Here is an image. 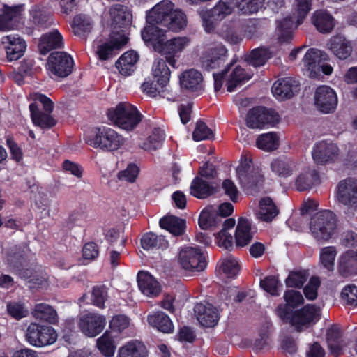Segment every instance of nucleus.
Instances as JSON below:
<instances>
[{
  "label": "nucleus",
  "mask_w": 357,
  "mask_h": 357,
  "mask_svg": "<svg viewBox=\"0 0 357 357\" xmlns=\"http://www.w3.org/2000/svg\"><path fill=\"white\" fill-rule=\"evenodd\" d=\"M147 24H159L174 32L180 31L187 25L185 14L176 9L169 0H163L153 6L146 15Z\"/></svg>",
  "instance_id": "f257e3e1"
},
{
  "label": "nucleus",
  "mask_w": 357,
  "mask_h": 357,
  "mask_svg": "<svg viewBox=\"0 0 357 357\" xmlns=\"http://www.w3.org/2000/svg\"><path fill=\"white\" fill-rule=\"evenodd\" d=\"M337 227V218L331 211L326 210L314 214L310 222V234L320 243L332 238Z\"/></svg>",
  "instance_id": "f03ea898"
},
{
  "label": "nucleus",
  "mask_w": 357,
  "mask_h": 357,
  "mask_svg": "<svg viewBox=\"0 0 357 357\" xmlns=\"http://www.w3.org/2000/svg\"><path fill=\"white\" fill-rule=\"evenodd\" d=\"M109 119L126 130H132L141 122L142 115L132 105L120 102L114 109L108 111Z\"/></svg>",
  "instance_id": "7ed1b4c3"
},
{
  "label": "nucleus",
  "mask_w": 357,
  "mask_h": 357,
  "mask_svg": "<svg viewBox=\"0 0 357 357\" xmlns=\"http://www.w3.org/2000/svg\"><path fill=\"white\" fill-rule=\"evenodd\" d=\"M87 142L93 148L112 151L119 149L124 144L125 139L114 129L102 126L93 129Z\"/></svg>",
  "instance_id": "20e7f679"
},
{
  "label": "nucleus",
  "mask_w": 357,
  "mask_h": 357,
  "mask_svg": "<svg viewBox=\"0 0 357 357\" xmlns=\"http://www.w3.org/2000/svg\"><path fill=\"white\" fill-rule=\"evenodd\" d=\"M337 197L349 218L357 216V179L348 178L337 185Z\"/></svg>",
  "instance_id": "39448f33"
},
{
  "label": "nucleus",
  "mask_w": 357,
  "mask_h": 357,
  "mask_svg": "<svg viewBox=\"0 0 357 357\" xmlns=\"http://www.w3.org/2000/svg\"><path fill=\"white\" fill-rule=\"evenodd\" d=\"M280 116L275 110L264 107L250 109L246 116V126L251 129H262L266 126H274L280 121Z\"/></svg>",
  "instance_id": "423d86ee"
},
{
  "label": "nucleus",
  "mask_w": 357,
  "mask_h": 357,
  "mask_svg": "<svg viewBox=\"0 0 357 357\" xmlns=\"http://www.w3.org/2000/svg\"><path fill=\"white\" fill-rule=\"evenodd\" d=\"M189 39L186 37L174 38L163 43L156 44L155 51L164 56L170 66L177 68L180 54L189 44Z\"/></svg>",
  "instance_id": "0eeeda50"
},
{
  "label": "nucleus",
  "mask_w": 357,
  "mask_h": 357,
  "mask_svg": "<svg viewBox=\"0 0 357 357\" xmlns=\"http://www.w3.org/2000/svg\"><path fill=\"white\" fill-rule=\"evenodd\" d=\"M250 161L245 159L236 169V173L243 188L248 194L257 192L263 183L259 172L250 166Z\"/></svg>",
  "instance_id": "6e6552de"
},
{
  "label": "nucleus",
  "mask_w": 357,
  "mask_h": 357,
  "mask_svg": "<svg viewBox=\"0 0 357 357\" xmlns=\"http://www.w3.org/2000/svg\"><path fill=\"white\" fill-rule=\"evenodd\" d=\"M57 338L55 331L50 326L31 323L26 329V339L34 347H44L53 344Z\"/></svg>",
  "instance_id": "1a4fd4ad"
},
{
  "label": "nucleus",
  "mask_w": 357,
  "mask_h": 357,
  "mask_svg": "<svg viewBox=\"0 0 357 357\" xmlns=\"http://www.w3.org/2000/svg\"><path fill=\"white\" fill-rule=\"evenodd\" d=\"M320 316L319 307L307 304L293 312L291 325L296 331L301 332L315 324L320 319Z\"/></svg>",
  "instance_id": "9d476101"
},
{
  "label": "nucleus",
  "mask_w": 357,
  "mask_h": 357,
  "mask_svg": "<svg viewBox=\"0 0 357 357\" xmlns=\"http://www.w3.org/2000/svg\"><path fill=\"white\" fill-rule=\"evenodd\" d=\"M178 261L183 269L189 271L199 272L206 266L205 257L197 248H183L178 252Z\"/></svg>",
  "instance_id": "9b49d317"
},
{
  "label": "nucleus",
  "mask_w": 357,
  "mask_h": 357,
  "mask_svg": "<svg viewBox=\"0 0 357 357\" xmlns=\"http://www.w3.org/2000/svg\"><path fill=\"white\" fill-rule=\"evenodd\" d=\"M106 323V318L98 313L83 314L77 321L81 332L89 337H94L100 334L104 330Z\"/></svg>",
  "instance_id": "f8f14e48"
},
{
  "label": "nucleus",
  "mask_w": 357,
  "mask_h": 357,
  "mask_svg": "<svg viewBox=\"0 0 357 357\" xmlns=\"http://www.w3.org/2000/svg\"><path fill=\"white\" fill-rule=\"evenodd\" d=\"M315 107L324 114L333 112L337 105V97L335 91L328 86L317 88L314 94Z\"/></svg>",
  "instance_id": "ddd939ff"
},
{
  "label": "nucleus",
  "mask_w": 357,
  "mask_h": 357,
  "mask_svg": "<svg viewBox=\"0 0 357 357\" xmlns=\"http://www.w3.org/2000/svg\"><path fill=\"white\" fill-rule=\"evenodd\" d=\"M73 65V58L63 52H52L48 57V69L59 77L68 76L72 73Z\"/></svg>",
  "instance_id": "4468645a"
},
{
  "label": "nucleus",
  "mask_w": 357,
  "mask_h": 357,
  "mask_svg": "<svg viewBox=\"0 0 357 357\" xmlns=\"http://www.w3.org/2000/svg\"><path fill=\"white\" fill-rule=\"evenodd\" d=\"M128 42V38L118 31L116 34L113 31V35L109 41L105 42L98 47L96 53L100 60H107L116 54L119 50Z\"/></svg>",
  "instance_id": "2eb2a0df"
},
{
  "label": "nucleus",
  "mask_w": 357,
  "mask_h": 357,
  "mask_svg": "<svg viewBox=\"0 0 357 357\" xmlns=\"http://www.w3.org/2000/svg\"><path fill=\"white\" fill-rule=\"evenodd\" d=\"M22 12V6L3 5L0 13V31H8L17 28Z\"/></svg>",
  "instance_id": "dca6fc26"
},
{
  "label": "nucleus",
  "mask_w": 357,
  "mask_h": 357,
  "mask_svg": "<svg viewBox=\"0 0 357 357\" xmlns=\"http://www.w3.org/2000/svg\"><path fill=\"white\" fill-rule=\"evenodd\" d=\"M328 59V54L318 49L310 48L306 52L303 63L310 72V77L316 78L320 75L321 65Z\"/></svg>",
  "instance_id": "f3484780"
},
{
  "label": "nucleus",
  "mask_w": 357,
  "mask_h": 357,
  "mask_svg": "<svg viewBox=\"0 0 357 357\" xmlns=\"http://www.w3.org/2000/svg\"><path fill=\"white\" fill-rule=\"evenodd\" d=\"M227 50L223 45H217L206 51L201 57L202 66L207 70L218 68L227 56Z\"/></svg>",
  "instance_id": "a211bd4d"
},
{
  "label": "nucleus",
  "mask_w": 357,
  "mask_h": 357,
  "mask_svg": "<svg viewBox=\"0 0 357 357\" xmlns=\"http://www.w3.org/2000/svg\"><path fill=\"white\" fill-rule=\"evenodd\" d=\"M195 313L199 324L204 327H213L219 320L218 310L211 304L197 303L195 308Z\"/></svg>",
  "instance_id": "6ab92c4d"
},
{
  "label": "nucleus",
  "mask_w": 357,
  "mask_h": 357,
  "mask_svg": "<svg viewBox=\"0 0 357 357\" xmlns=\"http://www.w3.org/2000/svg\"><path fill=\"white\" fill-rule=\"evenodd\" d=\"M312 154L317 164L324 165L335 160L338 155V148L335 144L320 142L315 145Z\"/></svg>",
  "instance_id": "aec40b11"
},
{
  "label": "nucleus",
  "mask_w": 357,
  "mask_h": 357,
  "mask_svg": "<svg viewBox=\"0 0 357 357\" xmlns=\"http://www.w3.org/2000/svg\"><path fill=\"white\" fill-rule=\"evenodd\" d=\"M5 46L6 55L9 61H16L22 57L26 49L25 41L15 36L9 35L2 38Z\"/></svg>",
  "instance_id": "412c9836"
},
{
  "label": "nucleus",
  "mask_w": 357,
  "mask_h": 357,
  "mask_svg": "<svg viewBox=\"0 0 357 357\" xmlns=\"http://www.w3.org/2000/svg\"><path fill=\"white\" fill-rule=\"evenodd\" d=\"M113 29H124L130 25L132 14L128 8L121 4H115L109 8Z\"/></svg>",
  "instance_id": "4be33fe9"
},
{
  "label": "nucleus",
  "mask_w": 357,
  "mask_h": 357,
  "mask_svg": "<svg viewBox=\"0 0 357 357\" xmlns=\"http://www.w3.org/2000/svg\"><path fill=\"white\" fill-rule=\"evenodd\" d=\"M319 183L318 172L309 167L300 172L295 178V188L299 192L309 190Z\"/></svg>",
  "instance_id": "5701e85b"
},
{
  "label": "nucleus",
  "mask_w": 357,
  "mask_h": 357,
  "mask_svg": "<svg viewBox=\"0 0 357 357\" xmlns=\"http://www.w3.org/2000/svg\"><path fill=\"white\" fill-rule=\"evenodd\" d=\"M338 271L344 277L357 275V250H349L340 257Z\"/></svg>",
  "instance_id": "b1692460"
},
{
  "label": "nucleus",
  "mask_w": 357,
  "mask_h": 357,
  "mask_svg": "<svg viewBox=\"0 0 357 357\" xmlns=\"http://www.w3.org/2000/svg\"><path fill=\"white\" fill-rule=\"evenodd\" d=\"M327 45L335 56L342 60L347 59L353 51L351 42L342 36L332 37Z\"/></svg>",
  "instance_id": "393cba45"
},
{
  "label": "nucleus",
  "mask_w": 357,
  "mask_h": 357,
  "mask_svg": "<svg viewBox=\"0 0 357 357\" xmlns=\"http://www.w3.org/2000/svg\"><path fill=\"white\" fill-rule=\"evenodd\" d=\"M63 46V37L56 29L43 34L38 42V47L39 52L45 55L50 51L61 48Z\"/></svg>",
  "instance_id": "a878e982"
},
{
  "label": "nucleus",
  "mask_w": 357,
  "mask_h": 357,
  "mask_svg": "<svg viewBox=\"0 0 357 357\" xmlns=\"http://www.w3.org/2000/svg\"><path fill=\"white\" fill-rule=\"evenodd\" d=\"M179 79L182 89L190 91H199L203 89V77L198 70L195 69L185 70Z\"/></svg>",
  "instance_id": "bb28decb"
},
{
  "label": "nucleus",
  "mask_w": 357,
  "mask_h": 357,
  "mask_svg": "<svg viewBox=\"0 0 357 357\" xmlns=\"http://www.w3.org/2000/svg\"><path fill=\"white\" fill-rule=\"evenodd\" d=\"M168 29L159 24H147L142 31V37L145 43H149L155 50L158 43L165 41V33Z\"/></svg>",
  "instance_id": "cd10ccee"
},
{
  "label": "nucleus",
  "mask_w": 357,
  "mask_h": 357,
  "mask_svg": "<svg viewBox=\"0 0 357 357\" xmlns=\"http://www.w3.org/2000/svg\"><path fill=\"white\" fill-rule=\"evenodd\" d=\"M255 231L251 222L245 218H240L236 229L235 239L237 247H245L252 241Z\"/></svg>",
  "instance_id": "c85d7f7f"
},
{
  "label": "nucleus",
  "mask_w": 357,
  "mask_h": 357,
  "mask_svg": "<svg viewBox=\"0 0 357 357\" xmlns=\"http://www.w3.org/2000/svg\"><path fill=\"white\" fill-rule=\"evenodd\" d=\"M137 282L139 289L148 296H156L160 292L158 282L147 272L139 271Z\"/></svg>",
  "instance_id": "c756f323"
},
{
  "label": "nucleus",
  "mask_w": 357,
  "mask_h": 357,
  "mask_svg": "<svg viewBox=\"0 0 357 357\" xmlns=\"http://www.w3.org/2000/svg\"><path fill=\"white\" fill-rule=\"evenodd\" d=\"M296 167V162L287 157L278 158L271 163L272 172L281 178H287L292 176Z\"/></svg>",
  "instance_id": "7c9ffc66"
},
{
  "label": "nucleus",
  "mask_w": 357,
  "mask_h": 357,
  "mask_svg": "<svg viewBox=\"0 0 357 357\" xmlns=\"http://www.w3.org/2000/svg\"><path fill=\"white\" fill-rule=\"evenodd\" d=\"M298 85L291 78H284L275 82L272 86V93L279 99L291 98Z\"/></svg>",
  "instance_id": "2f4dec72"
},
{
  "label": "nucleus",
  "mask_w": 357,
  "mask_h": 357,
  "mask_svg": "<svg viewBox=\"0 0 357 357\" xmlns=\"http://www.w3.org/2000/svg\"><path fill=\"white\" fill-rule=\"evenodd\" d=\"M31 116L34 125L42 129H50L54 126L56 121L49 113L43 112L38 109L37 102H33L29 105Z\"/></svg>",
  "instance_id": "473e14b6"
},
{
  "label": "nucleus",
  "mask_w": 357,
  "mask_h": 357,
  "mask_svg": "<svg viewBox=\"0 0 357 357\" xmlns=\"http://www.w3.org/2000/svg\"><path fill=\"white\" fill-rule=\"evenodd\" d=\"M159 225L175 236H182L185 231L186 222L184 219L174 215H167L160 220Z\"/></svg>",
  "instance_id": "72a5a7b5"
},
{
  "label": "nucleus",
  "mask_w": 357,
  "mask_h": 357,
  "mask_svg": "<svg viewBox=\"0 0 357 357\" xmlns=\"http://www.w3.org/2000/svg\"><path fill=\"white\" fill-rule=\"evenodd\" d=\"M147 355L148 350L145 344L137 340L127 342L118 352V357H146Z\"/></svg>",
  "instance_id": "f704fd0d"
},
{
  "label": "nucleus",
  "mask_w": 357,
  "mask_h": 357,
  "mask_svg": "<svg viewBox=\"0 0 357 357\" xmlns=\"http://www.w3.org/2000/svg\"><path fill=\"white\" fill-rule=\"evenodd\" d=\"M31 18L26 28L31 31L33 29H42L50 27L52 24L50 15L40 9L33 8L30 12Z\"/></svg>",
  "instance_id": "c9c22d12"
},
{
  "label": "nucleus",
  "mask_w": 357,
  "mask_h": 357,
  "mask_svg": "<svg viewBox=\"0 0 357 357\" xmlns=\"http://www.w3.org/2000/svg\"><path fill=\"white\" fill-rule=\"evenodd\" d=\"M167 61L165 59L157 58L155 59L152 66V75L156 79L158 84L164 87L169 81L170 70L167 67Z\"/></svg>",
  "instance_id": "e433bc0d"
},
{
  "label": "nucleus",
  "mask_w": 357,
  "mask_h": 357,
  "mask_svg": "<svg viewBox=\"0 0 357 357\" xmlns=\"http://www.w3.org/2000/svg\"><path fill=\"white\" fill-rule=\"evenodd\" d=\"M139 56L136 52L128 51L118 59L115 65L121 75H130L134 71Z\"/></svg>",
  "instance_id": "4c0bfd02"
},
{
  "label": "nucleus",
  "mask_w": 357,
  "mask_h": 357,
  "mask_svg": "<svg viewBox=\"0 0 357 357\" xmlns=\"http://www.w3.org/2000/svg\"><path fill=\"white\" fill-rule=\"evenodd\" d=\"M215 192V188L199 176L195 177L190 185V194L199 199L206 198Z\"/></svg>",
  "instance_id": "58836bf2"
},
{
  "label": "nucleus",
  "mask_w": 357,
  "mask_h": 357,
  "mask_svg": "<svg viewBox=\"0 0 357 357\" xmlns=\"http://www.w3.org/2000/svg\"><path fill=\"white\" fill-rule=\"evenodd\" d=\"M149 324L162 333H171L173 324L169 317L162 312H156L147 317Z\"/></svg>",
  "instance_id": "ea45409f"
},
{
  "label": "nucleus",
  "mask_w": 357,
  "mask_h": 357,
  "mask_svg": "<svg viewBox=\"0 0 357 357\" xmlns=\"http://www.w3.org/2000/svg\"><path fill=\"white\" fill-rule=\"evenodd\" d=\"M32 314L36 319L46 321L49 324H55L58 320L56 310L52 306L45 303L36 304Z\"/></svg>",
  "instance_id": "a19ab883"
},
{
  "label": "nucleus",
  "mask_w": 357,
  "mask_h": 357,
  "mask_svg": "<svg viewBox=\"0 0 357 357\" xmlns=\"http://www.w3.org/2000/svg\"><path fill=\"white\" fill-rule=\"evenodd\" d=\"M279 210L269 197H265L261 199L259 202V209L257 213V217L259 220L265 222H271L277 216Z\"/></svg>",
  "instance_id": "79ce46f5"
},
{
  "label": "nucleus",
  "mask_w": 357,
  "mask_h": 357,
  "mask_svg": "<svg viewBox=\"0 0 357 357\" xmlns=\"http://www.w3.org/2000/svg\"><path fill=\"white\" fill-rule=\"evenodd\" d=\"M221 220L217 209L212 206H208L202 211L199 218V225L202 229H208L215 227Z\"/></svg>",
  "instance_id": "37998d69"
},
{
  "label": "nucleus",
  "mask_w": 357,
  "mask_h": 357,
  "mask_svg": "<svg viewBox=\"0 0 357 357\" xmlns=\"http://www.w3.org/2000/svg\"><path fill=\"white\" fill-rule=\"evenodd\" d=\"M312 20L317 29L323 33L331 32L334 27L333 17L323 10L317 11Z\"/></svg>",
  "instance_id": "c03bdc74"
},
{
  "label": "nucleus",
  "mask_w": 357,
  "mask_h": 357,
  "mask_svg": "<svg viewBox=\"0 0 357 357\" xmlns=\"http://www.w3.org/2000/svg\"><path fill=\"white\" fill-rule=\"evenodd\" d=\"M251 75L245 72V70L240 66H236L227 76V88L229 92H232L236 87L242 82L249 80Z\"/></svg>",
  "instance_id": "a18cd8bd"
},
{
  "label": "nucleus",
  "mask_w": 357,
  "mask_h": 357,
  "mask_svg": "<svg viewBox=\"0 0 357 357\" xmlns=\"http://www.w3.org/2000/svg\"><path fill=\"white\" fill-rule=\"evenodd\" d=\"M93 27L91 20L85 15H76L72 23L73 31L75 35L86 39L85 34L90 33Z\"/></svg>",
  "instance_id": "49530a36"
},
{
  "label": "nucleus",
  "mask_w": 357,
  "mask_h": 357,
  "mask_svg": "<svg viewBox=\"0 0 357 357\" xmlns=\"http://www.w3.org/2000/svg\"><path fill=\"white\" fill-rule=\"evenodd\" d=\"M271 57L270 51L265 47H257L246 56L245 61L250 66L260 67Z\"/></svg>",
  "instance_id": "de8ad7c7"
},
{
  "label": "nucleus",
  "mask_w": 357,
  "mask_h": 357,
  "mask_svg": "<svg viewBox=\"0 0 357 357\" xmlns=\"http://www.w3.org/2000/svg\"><path fill=\"white\" fill-rule=\"evenodd\" d=\"M265 0H231L238 11L242 14L250 15L257 13L262 7Z\"/></svg>",
  "instance_id": "09e8293b"
},
{
  "label": "nucleus",
  "mask_w": 357,
  "mask_h": 357,
  "mask_svg": "<svg viewBox=\"0 0 357 357\" xmlns=\"http://www.w3.org/2000/svg\"><path fill=\"white\" fill-rule=\"evenodd\" d=\"M258 148L266 151H271L278 149L279 138L275 132H271L259 135L256 141Z\"/></svg>",
  "instance_id": "8fccbe9b"
},
{
  "label": "nucleus",
  "mask_w": 357,
  "mask_h": 357,
  "mask_svg": "<svg viewBox=\"0 0 357 357\" xmlns=\"http://www.w3.org/2000/svg\"><path fill=\"white\" fill-rule=\"evenodd\" d=\"M141 244L144 249L150 250L155 248H165L168 245V242L163 236H158L151 232L142 236Z\"/></svg>",
  "instance_id": "3c124183"
},
{
  "label": "nucleus",
  "mask_w": 357,
  "mask_h": 357,
  "mask_svg": "<svg viewBox=\"0 0 357 357\" xmlns=\"http://www.w3.org/2000/svg\"><path fill=\"white\" fill-rule=\"evenodd\" d=\"M164 138V132L160 128H154L141 147L149 151H155L161 147Z\"/></svg>",
  "instance_id": "603ef678"
},
{
  "label": "nucleus",
  "mask_w": 357,
  "mask_h": 357,
  "mask_svg": "<svg viewBox=\"0 0 357 357\" xmlns=\"http://www.w3.org/2000/svg\"><path fill=\"white\" fill-rule=\"evenodd\" d=\"M97 346L100 352L105 356L110 357L114 354V340L108 331L97 340Z\"/></svg>",
  "instance_id": "864d4df0"
},
{
  "label": "nucleus",
  "mask_w": 357,
  "mask_h": 357,
  "mask_svg": "<svg viewBox=\"0 0 357 357\" xmlns=\"http://www.w3.org/2000/svg\"><path fill=\"white\" fill-rule=\"evenodd\" d=\"M336 255L337 250L333 246L325 247L321 250L320 261L328 271H333Z\"/></svg>",
  "instance_id": "5fc2aeb1"
},
{
  "label": "nucleus",
  "mask_w": 357,
  "mask_h": 357,
  "mask_svg": "<svg viewBox=\"0 0 357 357\" xmlns=\"http://www.w3.org/2000/svg\"><path fill=\"white\" fill-rule=\"evenodd\" d=\"M214 138V134L211 129L203 121H199L196 123L192 133V139L196 141L210 140Z\"/></svg>",
  "instance_id": "6e6d98bb"
},
{
  "label": "nucleus",
  "mask_w": 357,
  "mask_h": 357,
  "mask_svg": "<svg viewBox=\"0 0 357 357\" xmlns=\"http://www.w3.org/2000/svg\"><path fill=\"white\" fill-rule=\"evenodd\" d=\"M234 8L236 6L231 3V0L229 2L220 1L211 10V16L215 20H221L231 14Z\"/></svg>",
  "instance_id": "4d7b16f0"
},
{
  "label": "nucleus",
  "mask_w": 357,
  "mask_h": 357,
  "mask_svg": "<svg viewBox=\"0 0 357 357\" xmlns=\"http://www.w3.org/2000/svg\"><path fill=\"white\" fill-rule=\"evenodd\" d=\"M6 310L8 314L16 320L24 318L28 314V310L24 307L23 303L15 301L7 303Z\"/></svg>",
  "instance_id": "13d9d810"
},
{
  "label": "nucleus",
  "mask_w": 357,
  "mask_h": 357,
  "mask_svg": "<svg viewBox=\"0 0 357 357\" xmlns=\"http://www.w3.org/2000/svg\"><path fill=\"white\" fill-rule=\"evenodd\" d=\"M342 300L347 305L357 306V287L350 284L345 286L340 294Z\"/></svg>",
  "instance_id": "bf43d9fd"
},
{
  "label": "nucleus",
  "mask_w": 357,
  "mask_h": 357,
  "mask_svg": "<svg viewBox=\"0 0 357 357\" xmlns=\"http://www.w3.org/2000/svg\"><path fill=\"white\" fill-rule=\"evenodd\" d=\"M261 287L273 296L278 295V288L282 286L275 276L268 275L260 281Z\"/></svg>",
  "instance_id": "052dcab7"
},
{
  "label": "nucleus",
  "mask_w": 357,
  "mask_h": 357,
  "mask_svg": "<svg viewBox=\"0 0 357 357\" xmlns=\"http://www.w3.org/2000/svg\"><path fill=\"white\" fill-rule=\"evenodd\" d=\"M107 298V290L104 285L93 287L91 294V301L93 305L102 308Z\"/></svg>",
  "instance_id": "680f3d73"
},
{
  "label": "nucleus",
  "mask_w": 357,
  "mask_h": 357,
  "mask_svg": "<svg viewBox=\"0 0 357 357\" xmlns=\"http://www.w3.org/2000/svg\"><path fill=\"white\" fill-rule=\"evenodd\" d=\"M222 270L228 278L235 277L239 271L238 261L232 257L225 259L222 262Z\"/></svg>",
  "instance_id": "e2e57ef3"
},
{
  "label": "nucleus",
  "mask_w": 357,
  "mask_h": 357,
  "mask_svg": "<svg viewBox=\"0 0 357 357\" xmlns=\"http://www.w3.org/2000/svg\"><path fill=\"white\" fill-rule=\"evenodd\" d=\"M138 167L134 164H129L126 169L118 173V178L122 181L134 183L138 176Z\"/></svg>",
  "instance_id": "0e129e2a"
},
{
  "label": "nucleus",
  "mask_w": 357,
  "mask_h": 357,
  "mask_svg": "<svg viewBox=\"0 0 357 357\" xmlns=\"http://www.w3.org/2000/svg\"><path fill=\"white\" fill-rule=\"evenodd\" d=\"M284 299L290 307L295 308L302 305L304 298L300 291L296 290H288L284 294Z\"/></svg>",
  "instance_id": "69168bd1"
},
{
  "label": "nucleus",
  "mask_w": 357,
  "mask_h": 357,
  "mask_svg": "<svg viewBox=\"0 0 357 357\" xmlns=\"http://www.w3.org/2000/svg\"><path fill=\"white\" fill-rule=\"evenodd\" d=\"M130 321L124 315H117L112 318L109 323L111 330L115 332L121 333L128 327Z\"/></svg>",
  "instance_id": "338daca9"
},
{
  "label": "nucleus",
  "mask_w": 357,
  "mask_h": 357,
  "mask_svg": "<svg viewBox=\"0 0 357 357\" xmlns=\"http://www.w3.org/2000/svg\"><path fill=\"white\" fill-rule=\"evenodd\" d=\"M220 36L227 42L233 45L239 43L242 40L234 29L229 25L223 26L220 32Z\"/></svg>",
  "instance_id": "774afa93"
}]
</instances>
